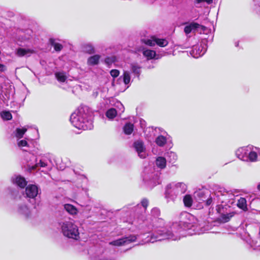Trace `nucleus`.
Instances as JSON below:
<instances>
[{
  "label": "nucleus",
  "mask_w": 260,
  "mask_h": 260,
  "mask_svg": "<svg viewBox=\"0 0 260 260\" xmlns=\"http://www.w3.org/2000/svg\"><path fill=\"white\" fill-rule=\"evenodd\" d=\"M148 203L147 199H143L140 204L133 207L129 205L127 207L134 217L133 220L130 221L131 224L141 231L143 234H149L147 242L154 243L166 239L177 240L184 236V231L192 235L201 234L210 229L205 221L199 220L187 212H182L179 214L178 222L164 226V220L159 217L160 212L158 208H153L150 215L145 216Z\"/></svg>",
  "instance_id": "obj_1"
},
{
  "label": "nucleus",
  "mask_w": 260,
  "mask_h": 260,
  "mask_svg": "<svg viewBox=\"0 0 260 260\" xmlns=\"http://www.w3.org/2000/svg\"><path fill=\"white\" fill-rule=\"evenodd\" d=\"M93 113L87 106H81L72 114L70 121L78 129H91L93 125Z\"/></svg>",
  "instance_id": "obj_2"
},
{
  "label": "nucleus",
  "mask_w": 260,
  "mask_h": 260,
  "mask_svg": "<svg viewBox=\"0 0 260 260\" xmlns=\"http://www.w3.org/2000/svg\"><path fill=\"white\" fill-rule=\"evenodd\" d=\"M187 188L186 184L183 182H171L165 187V198L167 202H174L176 199L181 198Z\"/></svg>",
  "instance_id": "obj_3"
},
{
  "label": "nucleus",
  "mask_w": 260,
  "mask_h": 260,
  "mask_svg": "<svg viewBox=\"0 0 260 260\" xmlns=\"http://www.w3.org/2000/svg\"><path fill=\"white\" fill-rule=\"evenodd\" d=\"M161 173L155 171L151 167H145L142 173V176L145 184L150 188H152L161 182Z\"/></svg>",
  "instance_id": "obj_4"
},
{
  "label": "nucleus",
  "mask_w": 260,
  "mask_h": 260,
  "mask_svg": "<svg viewBox=\"0 0 260 260\" xmlns=\"http://www.w3.org/2000/svg\"><path fill=\"white\" fill-rule=\"evenodd\" d=\"M214 194L221 202V204L219 206L222 208L224 206L230 207L235 203V196L233 192L219 185L215 186Z\"/></svg>",
  "instance_id": "obj_5"
},
{
  "label": "nucleus",
  "mask_w": 260,
  "mask_h": 260,
  "mask_svg": "<svg viewBox=\"0 0 260 260\" xmlns=\"http://www.w3.org/2000/svg\"><path fill=\"white\" fill-rule=\"evenodd\" d=\"M59 224L61 232L64 236L74 240L79 238L78 227L72 221H64Z\"/></svg>",
  "instance_id": "obj_6"
},
{
  "label": "nucleus",
  "mask_w": 260,
  "mask_h": 260,
  "mask_svg": "<svg viewBox=\"0 0 260 260\" xmlns=\"http://www.w3.org/2000/svg\"><path fill=\"white\" fill-rule=\"evenodd\" d=\"M39 191H41V190L37 185L29 184L26 187L25 193L23 195L30 203L34 204Z\"/></svg>",
  "instance_id": "obj_7"
},
{
  "label": "nucleus",
  "mask_w": 260,
  "mask_h": 260,
  "mask_svg": "<svg viewBox=\"0 0 260 260\" xmlns=\"http://www.w3.org/2000/svg\"><path fill=\"white\" fill-rule=\"evenodd\" d=\"M0 98L4 104L8 105V101L11 99L14 94V87L10 84H4L2 85Z\"/></svg>",
  "instance_id": "obj_8"
},
{
  "label": "nucleus",
  "mask_w": 260,
  "mask_h": 260,
  "mask_svg": "<svg viewBox=\"0 0 260 260\" xmlns=\"http://www.w3.org/2000/svg\"><path fill=\"white\" fill-rule=\"evenodd\" d=\"M23 150L26 152L24 155V160L28 169L30 171L35 170L37 168L38 158L34 154L28 152L29 149H24Z\"/></svg>",
  "instance_id": "obj_9"
},
{
  "label": "nucleus",
  "mask_w": 260,
  "mask_h": 260,
  "mask_svg": "<svg viewBox=\"0 0 260 260\" xmlns=\"http://www.w3.org/2000/svg\"><path fill=\"white\" fill-rule=\"evenodd\" d=\"M133 147L140 158L143 159L146 157L147 154L146 147L142 140L135 141L133 144Z\"/></svg>",
  "instance_id": "obj_10"
},
{
  "label": "nucleus",
  "mask_w": 260,
  "mask_h": 260,
  "mask_svg": "<svg viewBox=\"0 0 260 260\" xmlns=\"http://www.w3.org/2000/svg\"><path fill=\"white\" fill-rule=\"evenodd\" d=\"M207 49V44L203 42L200 45L194 46L190 51V54L193 57L198 58L203 56L206 53Z\"/></svg>",
  "instance_id": "obj_11"
},
{
  "label": "nucleus",
  "mask_w": 260,
  "mask_h": 260,
  "mask_svg": "<svg viewBox=\"0 0 260 260\" xmlns=\"http://www.w3.org/2000/svg\"><path fill=\"white\" fill-rule=\"evenodd\" d=\"M136 239V236L131 235L128 236L123 237L121 238L111 241L109 244L113 246H121L133 242L135 241Z\"/></svg>",
  "instance_id": "obj_12"
},
{
  "label": "nucleus",
  "mask_w": 260,
  "mask_h": 260,
  "mask_svg": "<svg viewBox=\"0 0 260 260\" xmlns=\"http://www.w3.org/2000/svg\"><path fill=\"white\" fill-rule=\"evenodd\" d=\"M260 157V148L250 146L246 161L255 162L258 160V157Z\"/></svg>",
  "instance_id": "obj_13"
},
{
  "label": "nucleus",
  "mask_w": 260,
  "mask_h": 260,
  "mask_svg": "<svg viewBox=\"0 0 260 260\" xmlns=\"http://www.w3.org/2000/svg\"><path fill=\"white\" fill-rule=\"evenodd\" d=\"M137 51L139 52H141L148 60L154 58L156 55L155 51L147 49L144 46H140L138 47Z\"/></svg>",
  "instance_id": "obj_14"
},
{
  "label": "nucleus",
  "mask_w": 260,
  "mask_h": 260,
  "mask_svg": "<svg viewBox=\"0 0 260 260\" xmlns=\"http://www.w3.org/2000/svg\"><path fill=\"white\" fill-rule=\"evenodd\" d=\"M250 145L242 147L238 149L236 151V156L241 160L247 161V155Z\"/></svg>",
  "instance_id": "obj_15"
},
{
  "label": "nucleus",
  "mask_w": 260,
  "mask_h": 260,
  "mask_svg": "<svg viewBox=\"0 0 260 260\" xmlns=\"http://www.w3.org/2000/svg\"><path fill=\"white\" fill-rule=\"evenodd\" d=\"M17 212L26 218L29 217L30 214L29 208L25 204L22 203H19L18 204Z\"/></svg>",
  "instance_id": "obj_16"
},
{
  "label": "nucleus",
  "mask_w": 260,
  "mask_h": 260,
  "mask_svg": "<svg viewBox=\"0 0 260 260\" xmlns=\"http://www.w3.org/2000/svg\"><path fill=\"white\" fill-rule=\"evenodd\" d=\"M12 182L20 188H23L27 185V181L24 177L18 175L12 178Z\"/></svg>",
  "instance_id": "obj_17"
},
{
  "label": "nucleus",
  "mask_w": 260,
  "mask_h": 260,
  "mask_svg": "<svg viewBox=\"0 0 260 260\" xmlns=\"http://www.w3.org/2000/svg\"><path fill=\"white\" fill-rule=\"evenodd\" d=\"M209 195L208 190H199L194 192V197L199 202H204Z\"/></svg>",
  "instance_id": "obj_18"
},
{
  "label": "nucleus",
  "mask_w": 260,
  "mask_h": 260,
  "mask_svg": "<svg viewBox=\"0 0 260 260\" xmlns=\"http://www.w3.org/2000/svg\"><path fill=\"white\" fill-rule=\"evenodd\" d=\"M200 27H204V26L198 23L192 22L185 26L184 31L186 35H188L192 30H196Z\"/></svg>",
  "instance_id": "obj_19"
},
{
  "label": "nucleus",
  "mask_w": 260,
  "mask_h": 260,
  "mask_svg": "<svg viewBox=\"0 0 260 260\" xmlns=\"http://www.w3.org/2000/svg\"><path fill=\"white\" fill-rule=\"evenodd\" d=\"M216 210L218 213H220L221 215V221L223 222H228L231 218L234 215V212H230L229 213L224 214L222 212L221 207L220 206H217Z\"/></svg>",
  "instance_id": "obj_20"
},
{
  "label": "nucleus",
  "mask_w": 260,
  "mask_h": 260,
  "mask_svg": "<svg viewBox=\"0 0 260 260\" xmlns=\"http://www.w3.org/2000/svg\"><path fill=\"white\" fill-rule=\"evenodd\" d=\"M142 67L136 63H133L130 64V70L131 72L137 77L139 80L140 79V76L141 73Z\"/></svg>",
  "instance_id": "obj_21"
},
{
  "label": "nucleus",
  "mask_w": 260,
  "mask_h": 260,
  "mask_svg": "<svg viewBox=\"0 0 260 260\" xmlns=\"http://www.w3.org/2000/svg\"><path fill=\"white\" fill-rule=\"evenodd\" d=\"M131 75L130 72L128 71H123L122 75L120 76L117 79V82H120L122 80L125 85L129 84L131 82Z\"/></svg>",
  "instance_id": "obj_22"
},
{
  "label": "nucleus",
  "mask_w": 260,
  "mask_h": 260,
  "mask_svg": "<svg viewBox=\"0 0 260 260\" xmlns=\"http://www.w3.org/2000/svg\"><path fill=\"white\" fill-rule=\"evenodd\" d=\"M35 51L30 49H25L23 48H19L16 50V55L19 57H23L24 56H29L31 54L34 53Z\"/></svg>",
  "instance_id": "obj_23"
},
{
  "label": "nucleus",
  "mask_w": 260,
  "mask_h": 260,
  "mask_svg": "<svg viewBox=\"0 0 260 260\" xmlns=\"http://www.w3.org/2000/svg\"><path fill=\"white\" fill-rule=\"evenodd\" d=\"M250 205L253 210L260 211V194L252 199Z\"/></svg>",
  "instance_id": "obj_24"
},
{
  "label": "nucleus",
  "mask_w": 260,
  "mask_h": 260,
  "mask_svg": "<svg viewBox=\"0 0 260 260\" xmlns=\"http://www.w3.org/2000/svg\"><path fill=\"white\" fill-rule=\"evenodd\" d=\"M122 129L125 135H130L134 131V125L130 122H126L123 126Z\"/></svg>",
  "instance_id": "obj_25"
},
{
  "label": "nucleus",
  "mask_w": 260,
  "mask_h": 260,
  "mask_svg": "<svg viewBox=\"0 0 260 260\" xmlns=\"http://www.w3.org/2000/svg\"><path fill=\"white\" fill-rule=\"evenodd\" d=\"M100 58L101 55L99 54L91 56L87 59V64L91 66L97 65L99 63Z\"/></svg>",
  "instance_id": "obj_26"
},
{
  "label": "nucleus",
  "mask_w": 260,
  "mask_h": 260,
  "mask_svg": "<svg viewBox=\"0 0 260 260\" xmlns=\"http://www.w3.org/2000/svg\"><path fill=\"white\" fill-rule=\"evenodd\" d=\"M166 159L172 164L177 160L178 157L176 153L173 151L168 152L166 154Z\"/></svg>",
  "instance_id": "obj_27"
},
{
  "label": "nucleus",
  "mask_w": 260,
  "mask_h": 260,
  "mask_svg": "<svg viewBox=\"0 0 260 260\" xmlns=\"http://www.w3.org/2000/svg\"><path fill=\"white\" fill-rule=\"evenodd\" d=\"M142 43L149 46H154L155 45V37L153 36L150 38H145L141 39Z\"/></svg>",
  "instance_id": "obj_28"
},
{
  "label": "nucleus",
  "mask_w": 260,
  "mask_h": 260,
  "mask_svg": "<svg viewBox=\"0 0 260 260\" xmlns=\"http://www.w3.org/2000/svg\"><path fill=\"white\" fill-rule=\"evenodd\" d=\"M64 209L71 215H75L77 213V208L73 205L69 204L64 205Z\"/></svg>",
  "instance_id": "obj_29"
},
{
  "label": "nucleus",
  "mask_w": 260,
  "mask_h": 260,
  "mask_svg": "<svg viewBox=\"0 0 260 260\" xmlns=\"http://www.w3.org/2000/svg\"><path fill=\"white\" fill-rule=\"evenodd\" d=\"M50 159L47 156H42L39 160V161H37V168L39 167H46L48 166L49 162H50Z\"/></svg>",
  "instance_id": "obj_30"
},
{
  "label": "nucleus",
  "mask_w": 260,
  "mask_h": 260,
  "mask_svg": "<svg viewBox=\"0 0 260 260\" xmlns=\"http://www.w3.org/2000/svg\"><path fill=\"white\" fill-rule=\"evenodd\" d=\"M237 205L239 208L244 211L247 210V202L244 198L240 197L239 199L237 200Z\"/></svg>",
  "instance_id": "obj_31"
},
{
  "label": "nucleus",
  "mask_w": 260,
  "mask_h": 260,
  "mask_svg": "<svg viewBox=\"0 0 260 260\" xmlns=\"http://www.w3.org/2000/svg\"><path fill=\"white\" fill-rule=\"evenodd\" d=\"M167 159L165 157L159 156L156 159V165L160 169H162L166 167Z\"/></svg>",
  "instance_id": "obj_32"
},
{
  "label": "nucleus",
  "mask_w": 260,
  "mask_h": 260,
  "mask_svg": "<svg viewBox=\"0 0 260 260\" xmlns=\"http://www.w3.org/2000/svg\"><path fill=\"white\" fill-rule=\"evenodd\" d=\"M50 45L54 47V50L57 51H60L63 48L62 45L58 43H56L54 39L51 38L49 40Z\"/></svg>",
  "instance_id": "obj_33"
},
{
  "label": "nucleus",
  "mask_w": 260,
  "mask_h": 260,
  "mask_svg": "<svg viewBox=\"0 0 260 260\" xmlns=\"http://www.w3.org/2000/svg\"><path fill=\"white\" fill-rule=\"evenodd\" d=\"M155 142L158 146L162 147L166 144L167 139L165 137L160 135L156 137Z\"/></svg>",
  "instance_id": "obj_34"
},
{
  "label": "nucleus",
  "mask_w": 260,
  "mask_h": 260,
  "mask_svg": "<svg viewBox=\"0 0 260 260\" xmlns=\"http://www.w3.org/2000/svg\"><path fill=\"white\" fill-rule=\"evenodd\" d=\"M83 49L86 53L92 54L95 53L94 47L91 44H86L83 46Z\"/></svg>",
  "instance_id": "obj_35"
},
{
  "label": "nucleus",
  "mask_w": 260,
  "mask_h": 260,
  "mask_svg": "<svg viewBox=\"0 0 260 260\" xmlns=\"http://www.w3.org/2000/svg\"><path fill=\"white\" fill-rule=\"evenodd\" d=\"M183 203L186 207H190L192 204V199L190 195L186 194L183 198Z\"/></svg>",
  "instance_id": "obj_36"
},
{
  "label": "nucleus",
  "mask_w": 260,
  "mask_h": 260,
  "mask_svg": "<svg viewBox=\"0 0 260 260\" xmlns=\"http://www.w3.org/2000/svg\"><path fill=\"white\" fill-rule=\"evenodd\" d=\"M117 114V111L115 108H110L106 113V116L109 119H113Z\"/></svg>",
  "instance_id": "obj_37"
},
{
  "label": "nucleus",
  "mask_w": 260,
  "mask_h": 260,
  "mask_svg": "<svg viewBox=\"0 0 260 260\" xmlns=\"http://www.w3.org/2000/svg\"><path fill=\"white\" fill-rule=\"evenodd\" d=\"M7 190L11 198L14 200H16L19 196V191L17 189L9 187Z\"/></svg>",
  "instance_id": "obj_38"
},
{
  "label": "nucleus",
  "mask_w": 260,
  "mask_h": 260,
  "mask_svg": "<svg viewBox=\"0 0 260 260\" xmlns=\"http://www.w3.org/2000/svg\"><path fill=\"white\" fill-rule=\"evenodd\" d=\"M55 77L60 82H64L67 79L66 74L63 72H57L55 73Z\"/></svg>",
  "instance_id": "obj_39"
},
{
  "label": "nucleus",
  "mask_w": 260,
  "mask_h": 260,
  "mask_svg": "<svg viewBox=\"0 0 260 260\" xmlns=\"http://www.w3.org/2000/svg\"><path fill=\"white\" fill-rule=\"evenodd\" d=\"M155 44L159 47H164L168 44V41L165 39H159L155 37Z\"/></svg>",
  "instance_id": "obj_40"
},
{
  "label": "nucleus",
  "mask_w": 260,
  "mask_h": 260,
  "mask_svg": "<svg viewBox=\"0 0 260 260\" xmlns=\"http://www.w3.org/2000/svg\"><path fill=\"white\" fill-rule=\"evenodd\" d=\"M27 129L25 127H22V128H17L15 131V136L17 138H21L23 137L24 133L26 132Z\"/></svg>",
  "instance_id": "obj_41"
},
{
  "label": "nucleus",
  "mask_w": 260,
  "mask_h": 260,
  "mask_svg": "<svg viewBox=\"0 0 260 260\" xmlns=\"http://www.w3.org/2000/svg\"><path fill=\"white\" fill-rule=\"evenodd\" d=\"M1 116L3 119L5 120H11L12 118L11 113L9 111H4L1 113Z\"/></svg>",
  "instance_id": "obj_42"
},
{
  "label": "nucleus",
  "mask_w": 260,
  "mask_h": 260,
  "mask_svg": "<svg viewBox=\"0 0 260 260\" xmlns=\"http://www.w3.org/2000/svg\"><path fill=\"white\" fill-rule=\"evenodd\" d=\"M206 3L208 5H210L213 3V0H194V4L196 7H200L201 4Z\"/></svg>",
  "instance_id": "obj_43"
},
{
  "label": "nucleus",
  "mask_w": 260,
  "mask_h": 260,
  "mask_svg": "<svg viewBox=\"0 0 260 260\" xmlns=\"http://www.w3.org/2000/svg\"><path fill=\"white\" fill-rule=\"evenodd\" d=\"M117 60L116 57L114 56H108L105 58V62L108 66L111 65Z\"/></svg>",
  "instance_id": "obj_44"
},
{
  "label": "nucleus",
  "mask_w": 260,
  "mask_h": 260,
  "mask_svg": "<svg viewBox=\"0 0 260 260\" xmlns=\"http://www.w3.org/2000/svg\"><path fill=\"white\" fill-rule=\"evenodd\" d=\"M110 73L113 78H115L119 76L120 72L118 70L113 69L110 71Z\"/></svg>",
  "instance_id": "obj_45"
},
{
  "label": "nucleus",
  "mask_w": 260,
  "mask_h": 260,
  "mask_svg": "<svg viewBox=\"0 0 260 260\" xmlns=\"http://www.w3.org/2000/svg\"><path fill=\"white\" fill-rule=\"evenodd\" d=\"M18 145L20 147H25L28 148L29 147L27 142L25 140H22L19 141L18 142Z\"/></svg>",
  "instance_id": "obj_46"
},
{
  "label": "nucleus",
  "mask_w": 260,
  "mask_h": 260,
  "mask_svg": "<svg viewBox=\"0 0 260 260\" xmlns=\"http://www.w3.org/2000/svg\"><path fill=\"white\" fill-rule=\"evenodd\" d=\"M256 12L260 15V0H255V8Z\"/></svg>",
  "instance_id": "obj_47"
},
{
  "label": "nucleus",
  "mask_w": 260,
  "mask_h": 260,
  "mask_svg": "<svg viewBox=\"0 0 260 260\" xmlns=\"http://www.w3.org/2000/svg\"><path fill=\"white\" fill-rule=\"evenodd\" d=\"M209 196H210V197H207L206 200L204 201L205 202L206 205L207 206H210L213 202L212 198L210 197V194Z\"/></svg>",
  "instance_id": "obj_48"
},
{
  "label": "nucleus",
  "mask_w": 260,
  "mask_h": 260,
  "mask_svg": "<svg viewBox=\"0 0 260 260\" xmlns=\"http://www.w3.org/2000/svg\"><path fill=\"white\" fill-rule=\"evenodd\" d=\"M255 247L259 248L260 250V233H259V236L256 240L255 243L253 244Z\"/></svg>",
  "instance_id": "obj_49"
},
{
  "label": "nucleus",
  "mask_w": 260,
  "mask_h": 260,
  "mask_svg": "<svg viewBox=\"0 0 260 260\" xmlns=\"http://www.w3.org/2000/svg\"><path fill=\"white\" fill-rule=\"evenodd\" d=\"M118 104L120 105V107H119V112L123 113L124 111V106L121 103H118Z\"/></svg>",
  "instance_id": "obj_50"
},
{
  "label": "nucleus",
  "mask_w": 260,
  "mask_h": 260,
  "mask_svg": "<svg viewBox=\"0 0 260 260\" xmlns=\"http://www.w3.org/2000/svg\"><path fill=\"white\" fill-rule=\"evenodd\" d=\"M6 68L5 66H4L3 64L0 63V71L4 72L6 70Z\"/></svg>",
  "instance_id": "obj_51"
},
{
  "label": "nucleus",
  "mask_w": 260,
  "mask_h": 260,
  "mask_svg": "<svg viewBox=\"0 0 260 260\" xmlns=\"http://www.w3.org/2000/svg\"><path fill=\"white\" fill-rule=\"evenodd\" d=\"M99 260H117L116 258H112V257H104L100 259Z\"/></svg>",
  "instance_id": "obj_52"
},
{
  "label": "nucleus",
  "mask_w": 260,
  "mask_h": 260,
  "mask_svg": "<svg viewBox=\"0 0 260 260\" xmlns=\"http://www.w3.org/2000/svg\"><path fill=\"white\" fill-rule=\"evenodd\" d=\"M257 189L260 191V183L257 185Z\"/></svg>",
  "instance_id": "obj_53"
},
{
  "label": "nucleus",
  "mask_w": 260,
  "mask_h": 260,
  "mask_svg": "<svg viewBox=\"0 0 260 260\" xmlns=\"http://www.w3.org/2000/svg\"><path fill=\"white\" fill-rule=\"evenodd\" d=\"M73 171H74V172L75 173V174H77V173L75 171V170H73Z\"/></svg>",
  "instance_id": "obj_54"
},
{
  "label": "nucleus",
  "mask_w": 260,
  "mask_h": 260,
  "mask_svg": "<svg viewBox=\"0 0 260 260\" xmlns=\"http://www.w3.org/2000/svg\"><path fill=\"white\" fill-rule=\"evenodd\" d=\"M149 129L151 128L152 130H153V127H152L151 128L149 127Z\"/></svg>",
  "instance_id": "obj_55"
}]
</instances>
